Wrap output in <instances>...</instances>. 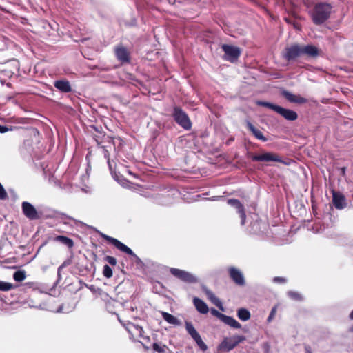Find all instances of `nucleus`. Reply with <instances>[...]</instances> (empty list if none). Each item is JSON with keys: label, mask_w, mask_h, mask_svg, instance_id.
<instances>
[{"label": "nucleus", "mask_w": 353, "mask_h": 353, "mask_svg": "<svg viewBox=\"0 0 353 353\" xmlns=\"http://www.w3.org/2000/svg\"><path fill=\"white\" fill-rule=\"evenodd\" d=\"M333 6L331 3L321 1L315 3L310 12V17L315 25H321L330 17Z\"/></svg>", "instance_id": "obj_1"}, {"label": "nucleus", "mask_w": 353, "mask_h": 353, "mask_svg": "<svg viewBox=\"0 0 353 353\" xmlns=\"http://www.w3.org/2000/svg\"><path fill=\"white\" fill-rule=\"evenodd\" d=\"M179 192L174 188H167L159 190V192L153 194L154 202L162 205H169L173 203L179 197Z\"/></svg>", "instance_id": "obj_2"}, {"label": "nucleus", "mask_w": 353, "mask_h": 353, "mask_svg": "<svg viewBox=\"0 0 353 353\" xmlns=\"http://www.w3.org/2000/svg\"><path fill=\"white\" fill-rule=\"evenodd\" d=\"M256 104L272 110L288 121H295L298 118V114L295 111L282 108L278 105L262 101H258Z\"/></svg>", "instance_id": "obj_3"}, {"label": "nucleus", "mask_w": 353, "mask_h": 353, "mask_svg": "<svg viewBox=\"0 0 353 353\" xmlns=\"http://www.w3.org/2000/svg\"><path fill=\"white\" fill-rule=\"evenodd\" d=\"M245 340V336L239 335H234L231 338H225L218 345L217 349L219 351L229 352Z\"/></svg>", "instance_id": "obj_4"}, {"label": "nucleus", "mask_w": 353, "mask_h": 353, "mask_svg": "<svg viewBox=\"0 0 353 353\" xmlns=\"http://www.w3.org/2000/svg\"><path fill=\"white\" fill-rule=\"evenodd\" d=\"M174 121L185 130H190L192 123L188 114L180 108L175 107L172 113Z\"/></svg>", "instance_id": "obj_5"}, {"label": "nucleus", "mask_w": 353, "mask_h": 353, "mask_svg": "<svg viewBox=\"0 0 353 353\" xmlns=\"http://www.w3.org/2000/svg\"><path fill=\"white\" fill-rule=\"evenodd\" d=\"M170 273L181 281L188 283H196L198 282L197 277L192 273L178 268H170Z\"/></svg>", "instance_id": "obj_6"}, {"label": "nucleus", "mask_w": 353, "mask_h": 353, "mask_svg": "<svg viewBox=\"0 0 353 353\" xmlns=\"http://www.w3.org/2000/svg\"><path fill=\"white\" fill-rule=\"evenodd\" d=\"M185 329L187 332L190 335L192 339L195 341L198 347L203 351L208 349L207 345L203 341L200 334L193 326L192 323L190 321L185 322Z\"/></svg>", "instance_id": "obj_7"}, {"label": "nucleus", "mask_w": 353, "mask_h": 353, "mask_svg": "<svg viewBox=\"0 0 353 353\" xmlns=\"http://www.w3.org/2000/svg\"><path fill=\"white\" fill-rule=\"evenodd\" d=\"M221 48L225 52L224 59L230 62L235 61L241 54V50L237 46L223 44Z\"/></svg>", "instance_id": "obj_8"}, {"label": "nucleus", "mask_w": 353, "mask_h": 353, "mask_svg": "<svg viewBox=\"0 0 353 353\" xmlns=\"http://www.w3.org/2000/svg\"><path fill=\"white\" fill-rule=\"evenodd\" d=\"M252 160L253 161H259V162H279L284 163L282 160L281 157L277 154L272 152H264L260 154H254L252 156Z\"/></svg>", "instance_id": "obj_9"}, {"label": "nucleus", "mask_w": 353, "mask_h": 353, "mask_svg": "<svg viewBox=\"0 0 353 353\" xmlns=\"http://www.w3.org/2000/svg\"><path fill=\"white\" fill-rule=\"evenodd\" d=\"M302 56V47L298 44L292 45L285 49L283 57V58L290 61L294 60L297 57Z\"/></svg>", "instance_id": "obj_10"}, {"label": "nucleus", "mask_w": 353, "mask_h": 353, "mask_svg": "<svg viewBox=\"0 0 353 353\" xmlns=\"http://www.w3.org/2000/svg\"><path fill=\"white\" fill-rule=\"evenodd\" d=\"M228 272L230 279L233 282L239 286H243L245 284V280L243 272L235 267H230Z\"/></svg>", "instance_id": "obj_11"}, {"label": "nucleus", "mask_w": 353, "mask_h": 353, "mask_svg": "<svg viewBox=\"0 0 353 353\" xmlns=\"http://www.w3.org/2000/svg\"><path fill=\"white\" fill-rule=\"evenodd\" d=\"M23 214L30 220H37L40 216L35 208L29 202L23 201L21 204Z\"/></svg>", "instance_id": "obj_12"}, {"label": "nucleus", "mask_w": 353, "mask_h": 353, "mask_svg": "<svg viewBox=\"0 0 353 353\" xmlns=\"http://www.w3.org/2000/svg\"><path fill=\"white\" fill-rule=\"evenodd\" d=\"M104 239H105L109 243L113 245L117 250L119 251L128 254L130 255L132 254V250L122 242L119 241L118 239L111 237L108 235H103Z\"/></svg>", "instance_id": "obj_13"}, {"label": "nucleus", "mask_w": 353, "mask_h": 353, "mask_svg": "<svg viewBox=\"0 0 353 353\" xmlns=\"http://www.w3.org/2000/svg\"><path fill=\"white\" fill-rule=\"evenodd\" d=\"M115 55L117 59L121 63H130V53L129 50L124 46L120 45L114 49Z\"/></svg>", "instance_id": "obj_14"}, {"label": "nucleus", "mask_w": 353, "mask_h": 353, "mask_svg": "<svg viewBox=\"0 0 353 353\" xmlns=\"http://www.w3.org/2000/svg\"><path fill=\"white\" fill-rule=\"evenodd\" d=\"M228 205L236 209L237 212L239 214L241 217V225H244L245 222L246 215L245 212V209L243 204L236 199H229L227 201Z\"/></svg>", "instance_id": "obj_15"}, {"label": "nucleus", "mask_w": 353, "mask_h": 353, "mask_svg": "<svg viewBox=\"0 0 353 353\" xmlns=\"http://www.w3.org/2000/svg\"><path fill=\"white\" fill-rule=\"evenodd\" d=\"M332 203L334 206L338 210L344 209L347 205L345 196L339 192L333 191Z\"/></svg>", "instance_id": "obj_16"}, {"label": "nucleus", "mask_w": 353, "mask_h": 353, "mask_svg": "<svg viewBox=\"0 0 353 353\" xmlns=\"http://www.w3.org/2000/svg\"><path fill=\"white\" fill-rule=\"evenodd\" d=\"M282 95L291 103L302 104L305 103L307 102V99L305 98L301 97L299 95H295L286 90H283L282 92Z\"/></svg>", "instance_id": "obj_17"}, {"label": "nucleus", "mask_w": 353, "mask_h": 353, "mask_svg": "<svg viewBox=\"0 0 353 353\" xmlns=\"http://www.w3.org/2000/svg\"><path fill=\"white\" fill-rule=\"evenodd\" d=\"M93 139L100 148L102 147V145L113 141L112 137L106 135L103 132H98L97 134H93Z\"/></svg>", "instance_id": "obj_18"}, {"label": "nucleus", "mask_w": 353, "mask_h": 353, "mask_svg": "<svg viewBox=\"0 0 353 353\" xmlns=\"http://www.w3.org/2000/svg\"><path fill=\"white\" fill-rule=\"evenodd\" d=\"M302 56L306 55L309 57H316L319 55V49L313 45L301 46Z\"/></svg>", "instance_id": "obj_19"}, {"label": "nucleus", "mask_w": 353, "mask_h": 353, "mask_svg": "<svg viewBox=\"0 0 353 353\" xmlns=\"http://www.w3.org/2000/svg\"><path fill=\"white\" fill-rule=\"evenodd\" d=\"M54 87L62 92H71L72 88L70 82L67 80H58L54 83Z\"/></svg>", "instance_id": "obj_20"}, {"label": "nucleus", "mask_w": 353, "mask_h": 353, "mask_svg": "<svg viewBox=\"0 0 353 353\" xmlns=\"http://www.w3.org/2000/svg\"><path fill=\"white\" fill-rule=\"evenodd\" d=\"M101 148L103 149L104 157L107 159L109 169L111 172H112V165L110 159V150L114 148V142H109L108 143L102 145V147Z\"/></svg>", "instance_id": "obj_21"}, {"label": "nucleus", "mask_w": 353, "mask_h": 353, "mask_svg": "<svg viewBox=\"0 0 353 353\" xmlns=\"http://www.w3.org/2000/svg\"><path fill=\"white\" fill-rule=\"evenodd\" d=\"M193 303L197 311L201 314H205L208 312L209 308L207 304L199 298L194 297L193 299Z\"/></svg>", "instance_id": "obj_22"}, {"label": "nucleus", "mask_w": 353, "mask_h": 353, "mask_svg": "<svg viewBox=\"0 0 353 353\" xmlns=\"http://www.w3.org/2000/svg\"><path fill=\"white\" fill-rule=\"evenodd\" d=\"M221 321L230 327L235 329L241 328V325L232 316L221 315Z\"/></svg>", "instance_id": "obj_23"}, {"label": "nucleus", "mask_w": 353, "mask_h": 353, "mask_svg": "<svg viewBox=\"0 0 353 353\" xmlns=\"http://www.w3.org/2000/svg\"><path fill=\"white\" fill-rule=\"evenodd\" d=\"M246 125L248 128L252 132L253 135L259 140H261L263 142L266 141L268 139L265 138L262 132L259 129L256 128L250 121L246 122Z\"/></svg>", "instance_id": "obj_24"}, {"label": "nucleus", "mask_w": 353, "mask_h": 353, "mask_svg": "<svg viewBox=\"0 0 353 353\" xmlns=\"http://www.w3.org/2000/svg\"><path fill=\"white\" fill-rule=\"evenodd\" d=\"M134 331L138 332L140 338H141L143 339L142 341H140V343H141L143 344V345L144 346V347L145 349H149L150 348V345H149L150 337L143 336V330L142 327L140 326H134Z\"/></svg>", "instance_id": "obj_25"}, {"label": "nucleus", "mask_w": 353, "mask_h": 353, "mask_svg": "<svg viewBox=\"0 0 353 353\" xmlns=\"http://www.w3.org/2000/svg\"><path fill=\"white\" fill-rule=\"evenodd\" d=\"M205 292L208 298L212 301V303H214L216 307H218L221 310L223 311V307L222 306V303L219 300V299L217 298L212 291L208 289H206Z\"/></svg>", "instance_id": "obj_26"}, {"label": "nucleus", "mask_w": 353, "mask_h": 353, "mask_svg": "<svg viewBox=\"0 0 353 353\" xmlns=\"http://www.w3.org/2000/svg\"><path fill=\"white\" fill-rule=\"evenodd\" d=\"M161 315L163 319L169 324L174 325H179L181 324L179 320L176 317L168 312H162Z\"/></svg>", "instance_id": "obj_27"}, {"label": "nucleus", "mask_w": 353, "mask_h": 353, "mask_svg": "<svg viewBox=\"0 0 353 353\" xmlns=\"http://www.w3.org/2000/svg\"><path fill=\"white\" fill-rule=\"evenodd\" d=\"M134 265H136L137 268L140 270L143 274H146V268L148 266V263H144L134 253Z\"/></svg>", "instance_id": "obj_28"}, {"label": "nucleus", "mask_w": 353, "mask_h": 353, "mask_svg": "<svg viewBox=\"0 0 353 353\" xmlns=\"http://www.w3.org/2000/svg\"><path fill=\"white\" fill-rule=\"evenodd\" d=\"M54 240L66 245L68 248H72L74 246L73 240L65 236H57Z\"/></svg>", "instance_id": "obj_29"}, {"label": "nucleus", "mask_w": 353, "mask_h": 353, "mask_svg": "<svg viewBox=\"0 0 353 353\" xmlns=\"http://www.w3.org/2000/svg\"><path fill=\"white\" fill-rule=\"evenodd\" d=\"M237 316L240 320L247 321L250 319L251 314L248 310L245 308H239L237 310Z\"/></svg>", "instance_id": "obj_30"}, {"label": "nucleus", "mask_w": 353, "mask_h": 353, "mask_svg": "<svg viewBox=\"0 0 353 353\" xmlns=\"http://www.w3.org/2000/svg\"><path fill=\"white\" fill-rule=\"evenodd\" d=\"M287 295L290 299H291L293 301H303V296L299 292L290 290L287 292Z\"/></svg>", "instance_id": "obj_31"}, {"label": "nucleus", "mask_w": 353, "mask_h": 353, "mask_svg": "<svg viewBox=\"0 0 353 353\" xmlns=\"http://www.w3.org/2000/svg\"><path fill=\"white\" fill-rule=\"evenodd\" d=\"M152 347L153 350L157 353H165L168 350V347L162 343H153Z\"/></svg>", "instance_id": "obj_32"}, {"label": "nucleus", "mask_w": 353, "mask_h": 353, "mask_svg": "<svg viewBox=\"0 0 353 353\" xmlns=\"http://www.w3.org/2000/svg\"><path fill=\"white\" fill-rule=\"evenodd\" d=\"M119 320L123 325L125 329L130 332V331L128 326H131L132 323L130 320L127 318L125 312L121 314L120 316L119 317Z\"/></svg>", "instance_id": "obj_33"}, {"label": "nucleus", "mask_w": 353, "mask_h": 353, "mask_svg": "<svg viewBox=\"0 0 353 353\" xmlns=\"http://www.w3.org/2000/svg\"><path fill=\"white\" fill-rule=\"evenodd\" d=\"M118 182L125 188H130L132 183L130 181L125 178L123 174H121L117 179Z\"/></svg>", "instance_id": "obj_34"}, {"label": "nucleus", "mask_w": 353, "mask_h": 353, "mask_svg": "<svg viewBox=\"0 0 353 353\" xmlns=\"http://www.w3.org/2000/svg\"><path fill=\"white\" fill-rule=\"evenodd\" d=\"M14 288L15 286L10 283L0 281V291L7 292L14 289Z\"/></svg>", "instance_id": "obj_35"}, {"label": "nucleus", "mask_w": 353, "mask_h": 353, "mask_svg": "<svg viewBox=\"0 0 353 353\" xmlns=\"http://www.w3.org/2000/svg\"><path fill=\"white\" fill-rule=\"evenodd\" d=\"M13 279L17 282L23 281L26 279V273L23 270L16 271L13 274Z\"/></svg>", "instance_id": "obj_36"}, {"label": "nucleus", "mask_w": 353, "mask_h": 353, "mask_svg": "<svg viewBox=\"0 0 353 353\" xmlns=\"http://www.w3.org/2000/svg\"><path fill=\"white\" fill-rule=\"evenodd\" d=\"M103 274L105 277L108 279L112 276V268L108 265L103 266Z\"/></svg>", "instance_id": "obj_37"}, {"label": "nucleus", "mask_w": 353, "mask_h": 353, "mask_svg": "<svg viewBox=\"0 0 353 353\" xmlns=\"http://www.w3.org/2000/svg\"><path fill=\"white\" fill-rule=\"evenodd\" d=\"M8 194L6 190L0 183V200H6L8 199Z\"/></svg>", "instance_id": "obj_38"}, {"label": "nucleus", "mask_w": 353, "mask_h": 353, "mask_svg": "<svg viewBox=\"0 0 353 353\" xmlns=\"http://www.w3.org/2000/svg\"><path fill=\"white\" fill-rule=\"evenodd\" d=\"M276 307L274 306L272 308L271 312L267 319V321L268 323H270L272 321V319L274 318V316L276 315Z\"/></svg>", "instance_id": "obj_39"}, {"label": "nucleus", "mask_w": 353, "mask_h": 353, "mask_svg": "<svg viewBox=\"0 0 353 353\" xmlns=\"http://www.w3.org/2000/svg\"><path fill=\"white\" fill-rule=\"evenodd\" d=\"M105 260L112 265H115L117 264V260L113 256H106L105 257Z\"/></svg>", "instance_id": "obj_40"}, {"label": "nucleus", "mask_w": 353, "mask_h": 353, "mask_svg": "<svg viewBox=\"0 0 353 353\" xmlns=\"http://www.w3.org/2000/svg\"><path fill=\"white\" fill-rule=\"evenodd\" d=\"M274 283H284L286 282V279L284 277L276 276L273 279Z\"/></svg>", "instance_id": "obj_41"}, {"label": "nucleus", "mask_w": 353, "mask_h": 353, "mask_svg": "<svg viewBox=\"0 0 353 353\" xmlns=\"http://www.w3.org/2000/svg\"><path fill=\"white\" fill-rule=\"evenodd\" d=\"M212 314L216 316H217L221 321V315H224L223 314L220 313L215 309L212 310Z\"/></svg>", "instance_id": "obj_42"}, {"label": "nucleus", "mask_w": 353, "mask_h": 353, "mask_svg": "<svg viewBox=\"0 0 353 353\" xmlns=\"http://www.w3.org/2000/svg\"><path fill=\"white\" fill-rule=\"evenodd\" d=\"M8 131V128L6 126L0 125V133H5Z\"/></svg>", "instance_id": "obj_43"}, {"label": "nucleus", "mask_w": 353, "mask_h": 353, "mask_svg": "<svg viewBox=\"0 0 353 353\" xmlns=\"http://www.w3.org/2000/svg\"><path fill=\"white\" fill-rule=\"evenodd\" d=\"M221 199H223V196H213L210 199H209L210 200H212V201H217V200H219Z\"/></svg>", "instance_id": "obj_44"}, {"label": "nucleus", "mask_w": 353, "mask_h": 353, "mask_svg": "<svg viewBox=\"0 0 353 353\" xmlns=\"http://www.w3.org/2000/svg\"><path fill=\"white\" fill-rule=\"evenodd\" d=\"M341 172H342L343 174H345V168H341Z\"/></svg>", "instance_id": "obj_45"}, {"label": "nucleus", "mask_w": 353, "mask_h": 353, "mask_svg": "<svg viewBox=\"0 0 353 353\" xmlns=\"http://www.w3.org/2000/svg\"><path fill=\"white\" fill-rule=\"evenodd\" d=\"M350 318L351 319H353V310L352 311V312H351V313H350Z\"/></svg>", "instance_id": "obj_46"}, {"label": "nucleus", "mask_w": 353, "mask_h": 353, "mask_svg": "<svg viewBox=\"0 0 353 353\" xmlns=\"http://www.w3.org/2000/svg\"><path fill=\"white\" fill-rule=\"evenodd\" d=\"M128 172L129 173L130 175H131L132 173L131 172V171L128 170H125L123 172Z\"/></svg>", "instance_id": "obj_47"}, {"label": "nucleus", "mask_w": 353, "mask_h": 353, "mask_svg": "<svg viewBox=\"0 0 353 353\" xmlns=\"http://www.w3.org/2000/svg\"><path fill=\"white\" fill-rule=\"evenodd\" d=\"M350 331H351V332H353V325L351 327V328H350Z\"/></svg>", "instance_id": "obj_48"}, {"label": "nucleus", "mask_w": 353, "mask_h": 353, "mask_svg": "<svg viewBox=\"0 0 353 353\" xmlns=\"http://www.w3.org/2000/svg\"><path fill=\"white\" fill-rule=\"evenodd\" d=\"M306 353H312V352L309 350H307Z\"/></svg>", "instance_id": "obj_49"}, {"label": "nucleus", "mask_w": 353, "mask_h": 353, "mask_svg": "<svg viewBox=\"0 0 353 353\" xmlns=\"http://www.w3.org/2000/svg\"><path fill=\"white\" fill-rule=\"evenodd\" d=\"M133 190H134V191L135 190V185H134Z\"/></svg>", "instance_id": "obj_50"}]
</instances>
